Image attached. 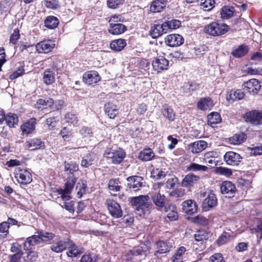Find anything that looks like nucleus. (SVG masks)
Wrapping results in <instances>:
<instances>
[{
	"mask_svg": "<svg viewBox=\"0 0 262 262\" xmlns=\"http://www.w3.org/2000/svg\"><path fill=\"white\" fill-rule=\"evenodd\" d=\"M149 199L148 195H141L132 199V203L136 206L137 214L140 216L150 213L151 204L148 202Z\"/></svg>",
	"mask_w": 262,
	"mask_h": 262,
	"instance_id": "1",
	"label": "nucleus"
},
{
	"mask_svg": "<svg viewBox=\"0 0 262 262\" xmlns=\"http://www.w3.org/2000/svg\"><path fill=\"white\" fill-rule=\"evenodd\" d=\"M229 30V26L220 21H213L204 28V32L206 34L213 37L224 35Z\"/></svg>",
	"mask_w": 262,
	"mask_h": 262,
	"instance_id": "2",
	"label": "nucleus"
},
{
	"mask_svg": "<svg viewBox=\"0 0 262 262\" xmlns=\"http://www.w3.org/2000/svg\"><path fill=\"white\" fill-rule=\"evenodd\" d=\"M125 151L121 147L117 149L113 148H107L104 153V157L114 165L121 164L126 157Z\"/></svg>",
	"mask_w": 262,
	"mask_h": 262,
	"instance_id": "3",
	"label": "nucleus"
},
{
	"mask_svg": "<svg viewBox=\"0 0 262 262\" xmlns=\"http://www.w3.org/2000/svg\"><path fill=\"white\" fill-rule=\"evenodd\" d=\"M77 180V179L73 175L69 176L64 184V189H57L56 192L58 194L61 195V198L63 200L68 201L71 199L70 194L71 193Z\"/></svg>",
	"mask_w": 262,
	"mask_h": 262,
	"instance_id": "4",
	"label": "nucleus"
},
{
	"mask_svg": "<svg viewBox=\"0 0 262 262\" xmlns=\"http://www.w3.org/2000/svg\"><path fill=\"white\" fill-rule=\"evenodd\" d=\"M244 120L252 125L262 124V110H252L247 112L243 116Z\"/></svg>",
	"mask_w": 262,
	"mask_h": 262,
	"instance_id": "5",
	"label": "nucleus"
},
{
	"mask_svg": "<svg viewBox=\"0 0 262 262\" xmlns=\"http://www.w3.org/2000/svg\"><path fill=\"white\" fill-rule=\"evenodd\" d=\"M148 195L158 210L162 211L167 206V198L164 194L160 193V190L151 191L149 193Z\"/></svg>",
	"mask_w": 262,
	"mask_h": 262,
	"instance_id": "6",
	"label": "nucleus"
},
{
	"mask_svg": "<svg viewBox=\"0 0 262 262\" xmlns=\"http://www.w3.org/2000/svg\"><path fill=\"white\" fill-rule=\"evenodd\" d=\"M14 174L17 181L21 184L28 185L32 181V174L27 169L16 168L14 170Z\"/></svg>",
	"mask_w": 262,
	"mask_h": 262,
	"instance_id": "7",
	"label": "nucleus"
},
{
	"mask_svg": "<svg viewBox=\"0 0 262 262\" xmlns=\"http://www.w3.org/2000/svg\"><path fill=\"white\" fill-rule=\"evenodd\" d=\"M110 214L112 217L118 219L122 216V210L120 204L113 199H107L105 203Z\"/></svg>",
	"mask_w": 262,
	"mask_h": 262,
	"instance_id": "8",
	"label": "nucleus"
},
{
	"mask_svg": "<svg viewBox=\"0 0 262 262\" xmlns=\"http://www.w3.org/2000/svg\"><path fill=\"white\" fill-rule=\"evenodd\" d=\"M154 71L157 73H161L168 69L169 61L163 56L155 57L152 61Z\"/></svg>",
	"mask_w": 262,
	"mask_h": 262,
	"instance_id": "9",
	"label": "nucleus"
},
{
	"mask_svg": "<svg viewBox=\"0 0 262 262\" xmlns=\"http://www.w3.org/2000/svg\"><path fill=\"white\" fill-rule=\"evenodd\" d=\"M36 124L37 120L35 117L24 121L20 126L21 135L27 136L33 134L35 130Z\"/></svg>",
	"mask_w": 262,
	"mask_h": 262,
	"instance_id": "10",
	"label": "nucleus"
},
{
	"mask_svg": "<svg viewBox=\"0 0 262 262\" xmlns=\"http://www.w3.org/2000/svg\"><path fill=\"white\" fill-rule=\"evenodd\" d=\"M242 86L246 92L253 95L258 94L261 87L259 81L255 78L244 82Z\"/></svg>",
	"mask_w": 262,
	"mask_h": 262,
	"instance_id": "11",
	"label": "nucleus"
},
{
	"mask_svg": "<svg viewBox=\"0 0 262 262\" xmlns=\"http://www.w3.org/2000/svg\"><path fill=\"white\" fill-rule=\"evenodd\" d=\"M57 241H54L50 247V249L55 253H61L66 250L70 238H66L63 240L60 239V236H57Z\"/></svg>",
	"mask_w": 262,
	"mask_h": 262,
	"instance_id": "12",
	"label": "nucleus"
},
{
	"mask_svg": "<svg viewBox=\"0 0 262 262\" xmlns=\"http://www.w3.org/2000/svg\"><path fill=\"white\" fill-rule=\"evenodd\" d=\"M243 158L238 153L229 151L225 153L224 159L227 165L237 166L242 161Z\"/></svg>",
	"mask_w": 262,
	"mask_h": 262,
	"instance_id": "13",
	"label": "nucleus"
},
{
	"mask_svg": "<svg viewBox=\"0 0 262 262\" xmlns=\"http://www.w3.org/2000/svg\"><path fill=\"white\" fill-rule=\"evenodd\" d=\"M184 42V38L179 34H171L165 38L166 45L170 47H179Z\"/></svg>",
	"mask_w": 262,
	"mask_h": 262,
	"instance_id": "14",
	"label": "nucleus"
},
{
	"mask_svg": "<svg viewBox=\"0 0 262 262\" xmlns=\"http://www.w3.org/2000/svg\"><path fill=\"white\" fill-rule=\"evenodd\" d=\"M200 180V177L193 173H189L186 174L181 182V186L184 188L191 189Z\"/></svg>",
	"mask_w": 262,
	"mask_h": 262,
	"instance_id": "15",
	"label": "nucleus"
},
{
	"mask_svg": "<svg viewBox=\"0 0 262 262\" xmlns=\"http://www.w3.org/2000/svg\"><path fill=\"white\" fill-rule=\"evenodd\" d=\"M220 190L223 194H226L229 198L233 197L236 191L235 184L229 181H225L222 183Z\"/></svg>",
	"mask_w": 262,
	"mask_h": 262,
	"instance_id": "16",
	"label": "nucleus"
},
{
	"mask_svg": "<svg viewBox=\"0 0 262 262\" xmlns=\"http://www.w3.org/2000/svg\"><path fill=\"white\" fill-rule=\"evenodd\" d=\"M83 82L88 84H96L101 80V77L98 72L96 71H89L83 75Z\"/></svg>",
	"mask_w": 262,
	"mask_h": 262,
	"instance_id": "17",
	"label": "nucleus"
},
{
	"mask_svg": "<svg viewBox=\"0 0 262 262\" xmlns=\"http://www.w3.org/2000/svg\"><path fill=\"white\" fill-rule=\"evenodd\" d=\"M127 187L134 191L139 190L143 186V178L138 176H129L126 178Z\"/></svg>",
	"mask_w": 262,
	"mask_h": 262,
	"instance_id": "18",
	"label": "nucleus"
},
{
	"mask_svg": "<svg viewBox=\"0 0 262 262\" xmlns=\"http://www.w3.org/2000/svg\"><path fill=\"white\" fill-rule=\"evenodd\" d=\"M217 204V199L216 195L210 192L208 194L207 197L205 198L202 205V210L204 211H208L215 207Z\"/></svg>",
	"mask_w": 262,
	"mask_h": 262,
	"instance_id": "19",
	"label": "nucleus"
},
{
	"mask_svg": "<svg viewBox=\"0 0 262 262\" xmlns=\"http://www.w3.org/2000/svg\"><path fill=\"white\" fill-rule=\"evenodd\" d=\"M35 47L38 53H48L54 48L55 43L50 39L44 40L37 43Z\"/></svg>",
	"mask_w": 262,
	"mask_h": 262,
	"instance_id": "20",
	"label": "nucleus"
},
{
	"mask_svg": "<svg viewBox=\"0 0 262 262\" xmlns=\"http://www.w3.org/2000/svg\"><path fill=\"white\" fill-rule=\"evenodd\" d=\"M182 206L183 210L188 215L196 213L198 210V205L193 200L189 199L184 201Z\"/></svg>",
	"mask_w": 262,
	"mask_h": 262,
	"instance_id": "21",
	"label": "nucleus"
},
{
	"mask_svg": "<svg viewBox=\"0 0 262 262\" xmlns=\"http://www.w3.org/2000/svg\"><path fill=\"white\" fill-rule=\"evenodd\" d=\"M161 112L163 117L167 120L169 122L175 120L176 113L172 107L169 104L165 103L162 105Z\"/></svg>",
	"mask_w": 262,
	"mask_h": 262,
	"instance_id": "22",
	"label": "nucleus"
},
{
	"mask_svg": "<svg viewBox=\"0 0 262 262\" xmlns=\"http://www.w3.org/2000/svg\"><path fill=\"white\" fill-rule=\"evenodd\" d=\"M214 105L213 101L210 97L201 98L196 103L198 108L203 111L211 110Z\"/></svg>",
	"mask_w": 262,
	"mask_h": 262,
	"instance_id": "23",
	"label": "nucleus"
},
{
	"mask_svg": "<svg viewBox=\"0 0 262 262\" xmlns=\"http://www.w3.org/2000/svg\"><path fill=\"white\" fill-rule=\"evenodd\" d=\"M208 146V143L204 140H198L188 145L189 150L193 154H199Z\"/></svg>",
	"mask_w": 262,
	"mask_h": 262,
	"instance_id": "24",
	"label": "nucleus"
},
{
	"mask_svg": "<svg viewBox=\"0 0 262 262\" xmlns=\"http://www.w3.org/2000/svg\"><path fill=\"white\" fill-rule=\"evenodd\" d=\"M168 3V0H153L150 3L149 11L152 13L162 12Z\"/></svg>",
	"mask_w": 262,
	"mask_h": 262,
	"instance_id": "25",
	"label": "nucleus"
},
{
	"mask_svg": "<svg viewBox=\"0 0 262 262\" xmlns=\"http://www.w3.org/2000/svg\"><path fill=\"white\" fill-rule=\"evenodd\" d=\"M41 238L40 236L38 235H33L28 237L23 244L24 250H28L32 249V247L41 243Z\"/></svg>",
	"mask_w": 262,
	"mask_h": 262,
	"instance_id": "26",
	"label": "nucleus"
},
{
	"mask_svg": "<svg viewBox=\"0 0 262 262\" xmlns=\"http://www.w3.org/2000/svg\"><path fill=\"white\" fill-rule=\"evenodd\" d=\"M104 111L111 119H114L119 112L117 105L112 102H108L104 104Z\"/></svg>",
	"mask_w": 262,
	"mask_h": 262,
	"instance_id": "27",
	"label": "nucleus"
},
{
	"mask_svg": "<svg viewBox=\"0 0 262 262\" xmlns=\"http://www.w3.org/2000/svg\"><path fill=\"white\" fill-rule=\"evenodd\" d=\"M164 23L156 24L151 27L150 35L153 38H157L167 32Z\"/></svg>",
	"mask_w": 262,
	"mask_h": 262,
	"instance_id": "28",
	"label": "nucleus"
},
{
	"mask_svg": "<svg viewBox=\"0 0 262 262\" xmlns=\"http://www.w3.org/2000/svg\"><path fill=\"white\" fill-rule=\"evenodd\" d=\"M164 210L165 212H167L166 216L169 220L171 221L178 220L179 215L177 208L175 205L172 203H168Z\"/></svg>",
	"mask_w": 262,
	"mask_h": 262,
	"instance_id": "29",
	"label": "nucleus"
},
{
	"mask_svg": "<svg viewBox=\"0 0 262 262\" xmlns=\"http://www.w3.org/2000/svg\"><path fill=\"white\" fill-rule=\"evenodd\" d=\"M155 155L154 151L149 147L144 148L139 153L138 159L147 162L152 160L155 158Z\"/></svg>",
	"mask_w": 262,
	"mask_h": 262,
	"instance_id": "30",
	"label": "nucleus"
},
{
	"mask_svg": "<svg viewBox=\"0 0 262 262\" xmlns=\"http://www.w3.org/2000/svg\"><path fill=\"white\" fill-rule=\"evenodd\" d=\"M42 80L47 85H50L55 81V72L50 68L46 69L42 74Z\"/></svg>",
	"mask_w": 262,
	"mask_h": 262,
	"instance_id": "31",
	"label": "nucleus"
},
{
	"mask_svg": "<svg viewBox=\"0 0 262 262\" xmlns=\"http://www.w3.org/2000/svg\"><path fill=\"white\" fill-rule=\"evenodd\" d=\"M157 250L155 252L154 255L157 254H165L168 253L170 249L171 246L169 245L167 241L159 240L155 243Z\"/></svg>",
	"mask_w": 262,
	"mask_h": 262,
	"instance_id": "32",
	"label": "nucleus"
},
{
	"mask_svg": "<svg viewBox=\"0 0 262 262\" xmlns=\"http://www.w3.org/2000/svg\"><path fill=\"white\" fill-rule=\"evenodd\" d=\"M249 48L245 44H242L237 47L233 48L231 55L235 58H241L245 56L249 52Z\"/></svg>",
	"mask_w": 262,
	"mask_h": 262,
	"instance_id": "33",
	"label": "nucleus"
},
{
	"mask_svg": "<svg viewBox=\"0 0 262 262\" xmlns=\"http://www.w3.org/2000/svg\"><path fill=\"white\" fill-rule=\"evenodd\" d=\"M127 30L125 25L122 24H109L108 29V32L113 35H120L125 32Z\"/></svg>",
	"mask_w": 262,
	"mask_h": 262,
	"instance_id": "34",
	"label": "nucleus"
},
{
	"mask_svg": "<svg viewBox=\"0 0 262 262\" xmlns=\"http://www.w3.org/2000/svg\"><path fill=\"white\" fill-rule=\"evenodd\" d=\"M207 124L211 127L214 128L216 124L222 121V118L219 113L213 112L207 115Z\"/></svg>",
	"mask_w": 262,
	"mask_h": 262,
	"instance_id": "35",
	"label": "nucleus"
},
{
	"mask_svg": "<svg viewBox=\"0 0 262 262\" xmlns=\"http://www.w3.org/2000/svg\"><path fill=\"white\" fill-rule=\"evenodd\" d=\"M247 138V134L244 132L235 134L229 139V142L234 145H239L244 142Z\"/></svg>",
	"mask_w": 262,
	"mask_h": 262,
	"instance_id": "36",
	"label": "nucleus"
},
{
	"mask_svg": "<svg viewBox=\"0 0 262 262\" xmlns=\"http://www.w3.org/2000/svg\"><path fill=\"white\" fill-rule=\"evenodd\" d=\"M95 154L92 152L87 154L82 157L81 161V166L84 168H88L94 164L96 161Z\"/></svg>",
	"mask_w": 262,
	"mask_h": 262,
	"instance_id": "37",
	"label": "nucleus"
},
{
	"mask_svg": "<svg viewBox=\"0 0 262 262\" xmlns=\"http://www.w3.org/2000/svg\"><path fill=\"white\" fill-rule=\"evenodd\" d=\"M26 147L31 148V150L38 149L45 146L44 142L38 138L31 139L26 142Z\"/></svg>",
	"mask_w": 262,
	"mask_h": 262,
	"instance_id": "38",
	"label": "nucleus"
},
{
	"mask_svg": "<svg viewBox=\"0 0 262 262\" xmlns=\"http://www.w3.org/2000/svg\"><path fill=\"white\" fill-rule=\"evenodd\" d=\"M126 46V40L122 38H119L113 40L110 45V48L115 52L122 51Z\"/></svg>",
	"mask_w": 262,
	"mask_h": 262,
	"instance_id": "39",
	"label": "nucleus"
},
{
	"mask_svg": "<svg viewBox=\"0 0 262 262\" xmlns=\"http://www.w3.org/2000/svg\"><path fill=\"white\" fill-rule=\"evenodd\" d=\"M67 248H68V251L67 252V254L69 257H76L82 253V252L79 250L78 247L71 239L68 243Z\"/></svg>",
	"mask_w": 262,
	"mask_h": 262,
	"instance_id": "40",
	"label": "nucleus"
},
{
	"mask_svg": "<svg viewBox=\"0 0 262 262\" xmlns=\"http://www.w3.org/2000/svg\"><path fill=\"white\" fill-rule=\"evenodd\" d=\"M186 252V249L184 246H180L178 248L172 255L170 259L171 262H183V255Z\"/></svg>",
	"mask_w": 262,
	"mask_h": 262,
	"instance_id": "41",
	"label": "nucleus"
},
{
	"mask_svg": "<svg viewBox=\"0 0 262 262\" xmlns=\"http://www.w3.org/2000/svg\"><path fill=\"white\" fill-rule=\"evenodd\" d=\"M210 232L205 229L198 230L194 234L193 237L195 241L198 242H206L209 238Z\"/></svg>",
	"mask_w": 262,
	"mask_h": 262,
	"instance_id": "42",
	"label": "nucleus"
},
{
	"mask_svg": "<svg viewBox=\"0 0 262 262\" xmlns=\"http://www.w3.org/2000/svg\"><path fill=\"white\" fill-rule=\"evenodd\" d=\"M59 23V19L53 15L47 16L44 21L45 26L50 29H55L58 27Z\"/></svg>",
	"mask_w": 262,
	"mask_h": 262,
	"instance_id": "43",
	"label": "nucleus"
},
{
	"mask_svg": "<svg viewBox=\"0 0 262 262\" xmlns=\"http://www.w3.org/2000/svg\"><path fill=\"white\" fill-rule=\"evenodd\" d=\"M64 171L70 174H73L74 172L79 170V165L75 161H64Z\"/></svg>",
	"mask_w": 262,
	"mask_h": 262,
	"instance_id": "44",
	"label": "nucleus"
},
{
	"mask_svg": "<svg viewBox=\"0 0 262 262\" xmlns=\"http://www.w3.org/2000/svg\"><path fill=\"white\" fill-rule=\"evenodd\" d=\"M186 194L185 190L182 188H177L173 189L169 193V196L176 201H181Z\"/></svg>",
	"mask_w": 262,
	"mask_h": 262,
	"instance_id": "45",
	"label": "nucleus"
},
{
	"mask_svg": "<svg viewBox=\"0 0 262 262\" xmlns=\"http://www.w3.org/2000/svg\"><path fill=\"white\" fill-rule=\"evenodd\" d=\"M6 124L10 127H14L18 123V117L15 114L9 113L5 119Z\"/></svg>",
	"mask_w": 262,
	"mask_h": 262,
	"instance_id": "46",
	"label": "nucleus"
},
{
	"mask_svg": "<svg viewBox=\"0 0 262 262\" xmlns=\"http://www.w3.org/2000/svg\"><path fill=\"white\" fill-rule=\"evenodd\" d=\"M25 255L23 257V259L24 262H35L37 258H38L37 252L30 250H25Z\"/></svg>",
	"mask_w": 262,
	"mask_h": 262,
	"instance_id": "47",
	"label": "nucleus"
},
{
	"mask_svg": "<svg viewBox=\"0 0 262 262\" xmlns=\"http://www.w3.org/2000/svg\"><path fill=\"white\" fill-rule=\"evenodd\" d=\"M36 233L40 236L42 243L50 242L57 236L52 232H43L42 230H38Z\"/></svg>",
	"mask_w": 262,
	"mask_h": 262,
	"instance_id": "48",
	"label": "nucleus"
},
{
	"mask_svg": "<svg viewBox=\"0 0 262 262\" xmlns=\"http://www.w3.org/2000/svg\"><path fill=\"white\" fill-rule=\"evenodd\" d=\"M234 12V8L228 6H224L221 9L220 14L223 19H228L232 17Z\"/></svg>",
	"mask_w": 262,
	"mask_h": 262,
	"instance_id": "49",
	"label": "nucleus"
},
{
	"mask_svg": "<svg viewBox=\"0 0 262 262\" xmlns=\"http://www.w3.org/2000/svg\"><path fill=\"white\" fill-rule=\"evenodd\" d=\"M121 182L119 178H113L109 180L108 183V188L112 191L118 192L120 191L122 188L120 185Z\"/></svg>",
	"mask_w": 262,
	"mask_h": 262,
	"instance_id": "50",
	"label": "nucleus"
},
{
	"mask_svg": "<svg viewBox=\"0 0 262 262\" xmlns=\"http://www.w3.org/2000/svg\"><path fill=\"white\" fill-rule=\"evenodd\" d=\"M186 169L188 171H207L208 168L205 165L192 162L187 167Z\"/></svg>",
	"mask_w": 262,
	"mask_h": 262,
	"instance_id": "51",
	"label": "nucleus"
},
{
	"mask_svg": "<svg viewBox=\"0 0 262 262\" xmlns=\"http://www.w3.org/2000/svg\"><path fill=\"white\" fill-rule=\"evenodd\" d=\"M76 189L77 190V195L78 198H81L84 194H86L88 190V186L86 183L81 181V182H78Z\"/></svg>",
	"mask_w": 262,
	"mask_h": 262,
	"instance_id": "52",
	"label": "nucleus"
},
{
	"mask_svg": "<svg viewBox=\"0 0 262 262\" xmlns=\"http://www.w3.org/2000/svg\"><path fill=\"white\" fill-rule=\"evenodd\" d=\"M193 223L202 226H207L209 224V220L202 215H198L191 219Z\"/></svg>",
	"mask_w": 262,
	"mask_h": 262,
	"instance_id": "53",
	"label": "nucleus"
},
{
	"mask_svg": "<svg viewBox=\"0 0 262 262\" xmlns=\"http://www.w3.org/2000/svg\"><path fill=\"white\" fill-rule=\"evenodd\" d=\"M214 171L215 173L227 177H230L233 174L232 170L231 169L222 166L215 167Z\"/></svg>",
	"mask_w": 262,
	"mask_h": 262,
	"instance_id": "54",
	"label": "nucleus"
},
{
	"mask_svg": "<svg viewBox=\"0 0 262 262\" xmlns=\"http://www.w3.org/2000/svg\"><path fill=\"white\" fill-rule=\"evenodd\" d=\"M230 237L231 234L230 233L224 231L216 240L215 243L218 246L223 245L229 241Z\"/></svg>",
	"mask_w": 262,
	"mask_h": 262,
	"instance_id": "55",
	"label": "nucleus"
},
{
	"mask_svg": "<svg viewBox=\"0 0 262 262\" xmlns=\"http://www.w3.org/2000/svg\"><path fill=\"white\" fill-rule=\"evenodd\" d=\"M245 96V94L241 90H236L234 91H231L229 95V99L232 101H237L242 99Z\"/></svg>",
	"mask_w": 262,
	"mask_h": 262,
	"instance_id": "56",
	"label": "nucleus"
},
{
	"mask_svg": "<svg viewBox=\"0 0 262 262\" xmlns=\"http://www.w3.org/2000/svg\"><path fill=\"white\" fill-rule=\"evenodd\" d=\"M25 73V70L24 66H21L18 67L16 71L13 72L9 75V78L11 80H13L23 76Z\"/></svg>",
	"mask_w": 262,
	"mask_h": 262,
	"instance_id": "57",
	"label": "nucleus"
},
{
	"mask_svg": "<svg viewBox=\"0 0 262 262\" xmlns=\"http://www.w3.org/2000/svg\"><path fill=\"white\" fill-rule=\"evenodd\" d=\"M64 119L67 123L74 125L77 124L79 121L77 115L70 112H68L65 114Z\"/></svg>",
	"mask_w": 262,
	"mask_h": 262,
	"instance_id": "58",
	"label": "nucleus"
},
{
	"mask_svg": "<svg viewBox=\"0 0 262 262\" xmlns=\"http://www.w3.org/2000/svg\"><path fill=\"white\" fill-rule=\"evenodd\" d=\"M214 0H201L200 6L205 11H210L214 7Z\"/></svg>",
	"mask_w": 262,
	"mask_h": 262,
	"instance_id": "59",
	"label": "nucleus"
},
{
	"mask_svg": "<svg viewBox=\"0 0 262 262\" xmlns=\"http://www.w3.org/2000/svg\"><path fill=\"white\" fill-rule=\"evenodd\" d=\"M167 31L169 29H176L181 26V22L177 19H172L164 23Z\"/></svg>",
	"mask_w": 262,
	"mask_h": 262,
	"instance_id": "60",
	"label": "nucleus"
},
{
	"mask_svg": "<svg viewBox=\"0 0 262 262\" xmlns=\"http://www.w3.org/2000/svg\"><path fill=\"white\" fill-rule=\"evenodd\" d=\"M73 134L72 129L67 126L62 128L59 133L64 141H69L73 137Z\"/></svg>",
	"mask_w": 262,
	"mask_h": 262,
	"instance_id": "61",
	"label": "nucleus"
},
{
	"mask_svg": "<svg viewBox=\"0 0 262 262\" xmlns=\"http://www.w3.org/2000/svg\"><path fill=\"white\" fill-rule=\"evenodd\" d=\"M208 51V47L206 45H202L194 48V54L199 58L203 57L206 52Z\"/></svg>",
	"mask_w": 262,
	"mask_h": 262,
	"instance_id": "62",
	"label": "nucleus"
},
{
	"mask_svg": "<svg viewBox=\"0 0 262 262\" xmlns=\"http://www.w3.org/2000/svg\"><path fill=\"white\" fill-rule=\"evenodd\" d=\"M9 226L7 222L4 221L0 223V235L6 238L9 233Z\"/></svg>",
	"mask_w": 262,
	"mask_h": 262,
	"instance_id": "63",
	"label": "nucleus"
},
{
	"mask_svg": "<svg viewBox=\"0 0 262 262\" xmlns=\"http://www.w3.org/2000/svg\"><path fill=\"white\" fill-rule=\"evenodd\" d=\"M178 181V178L176 176H172L167 180L165 183V188L168 189H173Z\"/></svg>",
	"mask_w": 262,
	"mask_h": 262,
	"instance_id": "64",
	"label": "nucleus"
}]
</instances>
